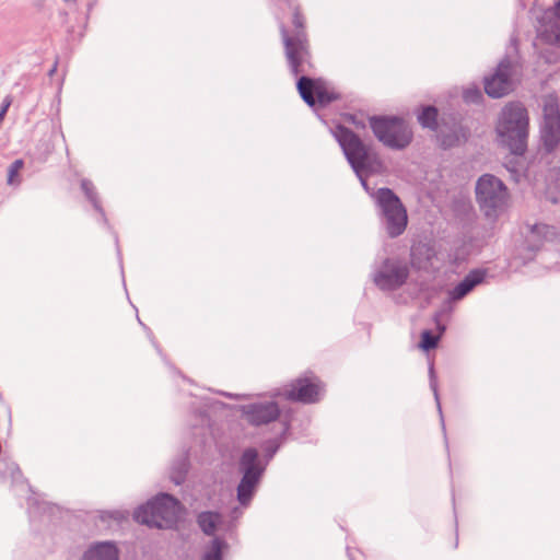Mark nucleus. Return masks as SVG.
<instances>
[{"label":"nucleus","instance_id":"b1692460","mask_svg":"<svg viewBox=\"0 0 560 560\" xmlns=\"http://www.w3.org/2000/svg\"><path fill=\"white\" fill-rule=\"evenodd\" d=\"M438 342L439 336H434L431 331L424 330L421 334V341L419 343V347L424 351H429L431 349H434L438 346Z\"/></svg>","mask_w":560,"mask_h":560},{"label":"nucleus","instance_id":"f8f14e48","mask_svg":"<svg viewBox=\"0 0 560 560\" xmlns=\"http://www.w3.org/2000/svg\"><path fill=\"white\" fill-rule=\"evenodd\" d=\"M279 406L273 401L256 402L243 408L245 420L253 425L267 424L278 419Z\"/></svg>","mask_w":560,"mask_h":560},{"label":"nucleus","instance_id":"a211bd4d","mask_svg":"<svg viewBox=\"0 0 560 560\" xmlns=\"http://www.w3.org/2000/svg\"><path fill=\"white\" fill-rule=\"evenodd\" d=\"M221 523V515L215 512H202L198 515V524L206 535H213Z\"/></svg>","mask_w":560,"mask_h":560},{"label":"nucleus","instance_id":"dca6fc26","mask_svg":"<svg viewBox=\"0 0 560 560\" xmlns=\"http://www.w3.org/2000/svg\"><path fill=\"white\" fill-rule=\"evenodd\" d=\"M483 275L479 271L470 272L459 284L451 292L454 300H460L470 292L478 283L482 281Z\"/></svg>","mask_w":560,"mask_h":560},{"label":"nucleus","instance_id":"2eb2a0df","mask_svg":"<svg viewBox=\"0 0 560 560\" xmlns=\"http://www.w3.org/2000/svg\"><path fill=\"white\" fill-rule=\"evenodd\" d=\"M84 560H118V551L113 544H98L85 553Z\"/></svg>","mask_w":560,"mask_h":560},{"label":"nucleus","instance_id":"c85d7f7f","mask_svg":"<svg viewBox=\"0 0 560 560\" xmlns=\"http://www.w3.org/2000/svg\"><path fill=\"white\" fill-rule=\"evenodd\" d=\"M455 142H458V138H456V139H455V141H453V140H452V141H451V140H450V141H447L446 139H444V140L442 141V144H443L444 147H451V145H453Z\"/></svg>","mask_w":560,"mask_h":560},{"label":"nucleus","instance_id":"bb28decb","mask_svg":"<svg viewBox=\"0 0 560 560\" xmlns=\"http://www.w3.org/2000/svg\"><path fill=\"white\" fill-rule=\"evenodd\" d=\"M482 95L478 89H468L464 92V98L466 102H478L481 100Z\"/></svg>","mask_w":560,"mask_h":560},{"label":"nucleus","instance_id":"f3484780","mask_svg":"<svg viewBox=\"0 0 560 560\" xmlns=\"http://www.w3.org/2000/svg\"><path fill=\"white\" fill-rule=\"evenodd\" d=\"M556 235L555 229L547 224H534L529 228L528 241L536 246H540L544 241L550 240Z\"/></svg>","mask_w":560,"mask_h":560},{"label":"nucleus","instance_id":"7c9ffc66","mask_svg":"<svg viewBox=\"0 0 560 560\" xmlns=\"http://www.w3.org/2000/svg\"><path fill=\"white\" fill-rule=\"evenodd\" d=\"M88 185H89V184H88L86 182H83V183H82V187H83V189H85L86 191H89Z\"/></svg>","mask_w":560,"mask_h":560},{"label":"nucleus","instance_id":"5701e85b","mask_svg":"<svg viewBox=\"0 0 560 560\" xmlns=\"http://www.w3.org/2000/svg\"><path fill=\"white\" fill-rule=\"evenodd\" d=\"M541 35L547 43L560 46V21L542 31Z\"/></svg>","mask_w":560,"mask_h":560},{"label":"nucleus","instance_id":"4be33fe9","mask_svg":"<svg viewBox=\"0 0 560 560\" xmlns=\"http://www.w3.org/2000/svg\"><path fill=\"white\" fill-rule=\"evenodd\" d=\"M258 452L255 448H247L242 455L241 465L244 471H260L256 465Z\"/></svg>","mask_w":560,"mask_h":560},{"label":"nucleus","instance_id":"f03ea898","mask_svg":"<svg viewBox=\"0 0 560 560\" xmlns=\"http://www.w3.org/2000/svg\"><path fill=\"white\" fill-rule=\"evenodd\" d=\"M179 502L168 494L158 495L135 512V520L149 527L168 528L173 526L180 513Z\"/></svg>","mask_w":560,"mask_h":560},{"label":"nucleus","instance_id":"423d86ee","mask_svg":"<svg viewBox=\"0 0 560 560\" xmlns=\"http://www.w3.org/2000/svg\"><path fill=\"white\" fill-rule=\"evenodd\" d=\"M284 52L293 74L305 71V66H311V52L306 33L290 36L282 34Z\"/></svg>","mask_w":560,"mask_h":560},{"label":"nucleus","instance_id":"393cba45","mask_svg":"<svg viewBox=\"0 0 560 560\" xmlns=\"http://www.w3.org/2000/svg\"><path fill=\"white\" fill-rule=\"evenodd\" d=\"M203 560H221V545L218 539H214L211 549L205 555Z\"/></svg>","mask_w":560,"mask_h":560},{"label":"nucleus","instance_id":"9b49d317","mask_svg":"<svg viewBox=\"0 0 560 560\" xmlns=\"http://www.w3.org/2000/svg\"><path fill=\"white\" fill-rule=\"evenodd\" d=\"M486 93L493 98H499L512 91L511 65L502 61L497 68L495 73L485 81Z\"/></svg>","mask_w":560,"mask_h":560},{"label":"nucleus","instance_id":"1a4fd4ad","mask_svg":"<svg viewBox=\"0 0 560 560\" xmlns=\"http://www.w3.org/2000/svg\"><path fill=\"white\" fill-rule=\"evenodd\" d=\"M408 275L407 265L388 260L376 275L375 282L382 289H396L406 282Z\"/></svg>","mask_w":560,"mask_h":560},{"label":"nucleus","instance_id":"aec40b11","mask_svg":"<svg viewBox=\"0 0 560 560\" xmlns=\"http://www.w3.org/2000/svg\"><path fill=\"white\" fill-rule=\"evenodd\" d=\"M418 119L422 127L434 130L438 126V109L435 107L428 106L423 108Z\"/></svg>","mask_w":560,"mask_h":560},{"label":"nucleus","instance_id":"39448f33","mask_svg":"<svg viewBox=\"0 0 560 560\" xmlns=\"http://www.w3.org/2000/svg\"><path fill=\"white\" fill-rule=\"evenodd\" d=\"M376 198L385 217L388 234L393 237L400 235L407 226L408 219L399 198L387 188H381Z\"/></svg>","mask_w":560,"mask_h":560},{"label":"nucleus","instance_id":"7ed1b4c3","mask_svg":"<svg viewBox=\"0 0 560 560\" xmlns=\"http://www.w3.org/2000/svg\"><path fill=\"white\" fill-rule=\"evenodd\" d=\"M476 197L487 217L497 215L509 203L508 188L499 178L489 174L481 176L477 182Z\"/></svg>","mask_w":560,"mask_h":560},{"label":"nucleus","instance_id":"ddd939ff","mask_svg":"<svg viewBox=\"0 0 560 560\" xmlns=\"http://www.w3.org/2000/svg\"><path fill=\"white\" fill-rule=\"evenodd\" d=\"M260 471H244V476L237 487V499L241 504L246 505L250 501L256 485L258 483Z\"/></svg>","mask_w":560,"mask_h":560},{"label":"nucleus","instance_id":"0eeeda50","mask_svg":"<svg viewBox=\"0 0 560 560\" xmlns=\"http://www.w3.org/2000/svg\"><path fill=\"white\" fill-rule=\"evenodd\" d=\"M334 135L351 165L355 170L363 167L368 160V149L359 137L341 125L336 127Z\"/></svg>","mask_w":560,"mask_h":560},{"label":"nucleus","instance_id":"4468645a","mask_svg":"<svg viewBox=\"0 0 560 560\" xmlns=\"http://www.w3.org/2000/svg\"><path fill=\"white\" fill-rule=\"evenodd\" d=\"M541 139L548 151L555 149L560 142V120L545 121L541 130Z\"/></svg>","mask_w":560,"mask_h":560},{"label":"nucleus","instance_id":"cd10ccee","mask_svg":"<svg viewBox=\"0 0 560 560\" xmlns=\"http://www.w3.org/2000/svg\"><path fill=\"white\" fill-rule=\"evenodd\" d=\"M10 105H11V98H10V96H8L3 101V104H2V107H1V110H0V121L3 119L8 108L10 107Z\"/></svg>","mask_w":560,"mask_h":560},{"label":"nucleus","instance_id":"a878e982","mask_svg":"<svg viewBox=\"0 0 560 560\" xmlns=\"http://www.w3.org/2000/svg\"><path fill=\"white\" fill-rule=\"evenodd\" d=\"M292 23L298 31L296 34L305 33V31H304L305 20H304V16L301 13L299 8H295V10L293 12Z\"/></svg>","mask_w":560,"mask_h":560},{"label":"nucleus","instance_id":"f257e3e1","mask_svg":"<svg viewBox=\"0 0 560 560\" xmlns=\"http://www.w3.org/2000/svg\"><path fill=\"white\" fill-rule=\"evenodd\" d=\"M528 116L518 103L508 104L501 112L497 133L500 142L514 154H523L526 149Z\"/></svg>","mask_w":560,"mask_h":560},{"label":"nucleus","instance_id":"412c9836","mask_svg":"<svg viewBox=\"0 0 560 560\" xmlns=\"http://www.w3.org/2000/svg\"><path fill=\"white\" fill-rule=\"evenodd\" d=\"M560 120V113L558 107V100L557 97H548L545 101L544 105V120L545 121H552L553 119Z\"/></svg>","mask_w":560,"mask_h":560},{"label":"nucleus","instance_id":"c756f323","mask_svg":"<svg viewBox=\"0 0 560 560\" xmlns=\"http://www.w3.org/2000/svg\"><path fill=\"white\" fill-rule=\"evenodd\" d=\"M556 13L560 16V0L556 4Z\"/></svg>","mask_w":560,"mask_h":560},{"label":"nucleus","instance_id":"6ab92c4d","mask_svg":"<svg viewBox=\"0 0 560 560\" xmlns=\"http://www.w3.org/2000/svg\"><path fill=\"white\" fill-rule=\"evenodd\" d=\"M24 167L22 159L15 160L9 167L7 174V184L9 186H19L22 183L21 171Z\"/></svg>","mask_w":560,"mask_h":560},{"label":"nucleus","instance_id":"9d476101","mask_svg":"<svg viewBox=\"0 0 560 560\" xmlns=\"http://www.w3.org/2000/svg\"><path fill=\"white\" fill-rule=\"evenodd\" d=\"M298 91L303 101L310 106L315 105L316 102L326 104L332 100L322 80L301 77L298 81Z\"/></svg>","mask_w":560,"mask_h":560},{"label":"nucleus","instance_id":"6e6552de","mask_svg":"<svg viewBox=\"0 0 560 560\" xmlns=\"http://www.w3.org/2000/svg\"><path fill=\"white\" fill-rule=\"evenodd\" d=\"M323 392V384L316 376L300 377L285 386L283 396L292 401L316 402Z\"/></svg>","mask_w":560,"mask_h":560},{"label":"nucleus","instance_id":"20e7f679","mask_svg":"<svg viewBox=\"0 0 560 560\" xmlns=\"http://www.w3.org/2000/svg\"><path fill=\"white\" fill-rule=\"evenodd\" d=\"M376 138L392 149H404L412 139L408 125L397 117H380L370 120Z\"/></svg>","mask_w":560,"mask_h":560}]
</instances>
